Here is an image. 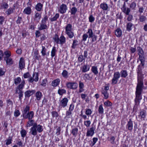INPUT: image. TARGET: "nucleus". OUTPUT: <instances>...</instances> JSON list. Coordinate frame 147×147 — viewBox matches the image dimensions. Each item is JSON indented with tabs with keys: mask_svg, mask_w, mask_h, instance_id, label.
Listing matches in <instances>:
<instances>
[{
	"mask_svg": "<svg viewBox=\"0 0 147 147\" xmlns=\"http://www.w3.org/2000/svg\"><path fill=\"white\" fill-rule=\"evenodd\" d=\"M145 116V113L143 111L140 112V114L138 115L139 117L140 118L141 120H144Z\"/></svg>",
	"mask_w": 147,
	"mask_h": 147,
	"instance_id": "obj_36",
	"label": "nucleus"
},
{
	"mask_svg": "<svg viewBox=\"0 0 147 147\" xmlns=\"http://www.w3.org/2000/svg\"><path fill=\"white\" fill-rule=\"evenodd\" d=\"M98 113L100 114H102L104 112V109L102 105H100L98 109Z\"/></svg>",
	"mask_w": 147,
	"mask_h": 147,
	"instance_id": "obj_41",
	"label": "nucleus"
},
{
	"mask_svg": "<svg viewBox=\"0 0 147 147\" xmlns=\"http://www.w3.org/2000/svg\"><path fill=\"white\" fill-rule=\"evenodd\" d=\"M115 137L113 136H111L110 137L109 141L111 144H114L115 143Z\"/></svg>",
	"mask_w": 147,
	"mask_h": 147,
	"instance_id": "obj_55",
	"label": "nucleus"
},
{
	"mask_svg": "<svg viewBox=\"0 0 147 147\" xmlns=\"http://www.w3.org/2000/svg\"><path fill=\"white\" fill-rule=\"evenodd\" d=\"M122 32L120 28H117L115 31V34L117 37H120L122 35Z\"/></svg>",
	"mask_w": 147,
	"mask_h": 147,
	"instance_id": "obj_28",
	"label": "nucleus"
},
{
	"mask_svg": "<svg viewBox=\"0 0 147 147\" xmlns=\"http://www.w3.org/2000/svg\"><path fill=\"white\" fill-rule=\"evenodd\" d=\"M68 100L66 98H64L60 101V106L63 107H65L67 106Z\"/></svg>",
	"mask_w": 147,
	"mask_h": 147,
	"instance_id": "obj_9",
	"label": "nucleus"
},
{
	"mask_svg": "<svg viewBox=\"0 0 147 147\" xmlns=\"http://www.w3.org/2000/svg\"><path fill=\"white\" fill-rule=\"evenodd\" d=\"M67 87L72 90H75L78 87V84L76 82H68L66 83Z\"/></svg>",
	"mask_w": 147,
	"mask_h": 147,
	"instance_id": "obj_5",
	"label": "nucleus"
},
{
	"mask_svg": "<svg viewBox=\"0 0 147 147\" xmlns=\"http://www.w3.org/2000/svg\"><path fill=\"white\" fill-rule=\"evenodd\" d=\"M30 108L29 106L27 105L24 108V110L22 112L23 117L27 114V112H29L30 110Z\"/></svg>",
	"mask_w": 147,
	"mask_h": 147,
	"instance_id": "obj_27",
	"label": "nucleus"
},
{
	"mask_svg": "<svg viewBox=\"0 0 147 147\" xmlns=\"http://www.w3.org/2000/svg\"><path fill=\"white\" fill-rule=\"evenodd\" d=\"M25 66L24 62V59L23 58L21 57L20 59L19 66L20 69H22L24 68Z\"/></svg>",
	"mask_w": 147,
	"mask_h": 147,
	"instance_id": "obj_19",
	"label": "nucleus"
},
{
	"mask_svg": "<svg viewBox=\"0 0 147 147\" xmlns=\"http://www.w3.org/2000/svg\"><path fill=\"white\" fill-rule=\"evenodd\" d=\"M23 12L24 13L27 15L30 14L32 12V9L30 7H28L26 8L24 10Z\"/></svg>",
	"mask_w": 147,
	"mask_h": 147,
	"instance_id": "obj_18",
	"label": "nucleus"
},
{
	"mask_svg": "<svg viewBox=\"0 0 147 147\" xmlns=\"http://www.w3.org/2000/svg\"><path fill=\"white\" fill-rule=\"evenodd\" d=\"M146 20V17L143 15H140L139 20L141 22H143Z\"/></svg>",
	"mask_w": 147,
	"mask_h": 147,
	"instance_id": "obj_43",
	"label": "nucleus"
},
{
	"mask_svg": "<svg viewBox=\"0 0 147 147\" xmlns=\"http://www.w3.org/2000/svg\"><path fill=\"white\" fill-rule=\"evenodd\" d=\"M72 26L71 24H68L65 27V32L71 31Z\"/></svg>",
	"mask_w": 147,
	"mask_h": 147,
	"instance_id": "obj_34",
	"label": "nucleus"
},
{
	"mask_svg": "<svg viewBox=\"0 0 147 147\" xmlns=\"http://www.w3.org/2000/svg\"><path fill=\"white\" fill-rule=\"evenodd\" d=\"M138 51V52L141 55L143 54V52L142 48L140 47H138L137 48Z\"/></svg>",
	"mask_w": 147,
	"mask_h": 147,
	"instance_id": "obj_62",
	"label": "nucleus"
},
{
	"mask_svg": "<svg viewBox=\"0 0 147 147\" xmlns=\"http://www.w3.org/2000/svg\"><path fill=\"white\" fill-rule=\"evenodd\" d=\"M41 17V15L38 12L36 13L34 16L33 20L34 21L38 23Z\"/></svg>",
	"mask_w": 147,
	"mask_h": 147,
	"instance_id": "obj_14",
	"label": "nucleus"
},
{
	"mask_svg": "<svg viewBox=\"0 0 147 147\" xmlns=\"http://www.w3.org/2000/svg\"><path fill=\"white\" fill-rule=\"evenodd\" d=\"M92 113V110L89 109H86L85 110V113L87 116L91 115Z\"/></svg>",
	"mask_w": 147,
	"mask_h": 147,
	"instance_id": "obj_42",
	"label": "nucleus"
},
{
	"mask_svg": "<svg viewBox=\"0 0 147 147\" xmlns=\"http://www.w3.org/2000/svg\"><path fill=\"white\" fill-rule=\"evenodd\" d=\"M48 17L47 16H45L42 19L40 26L38 27L39 30H41L47 28V26L46 24V22L48 20Z\"/></svg>",
	"mask_w": 147,
	"mask_h": 147,
	"instance_id": "obj_3",
	"label": "nucleus"
},
{
	"mask_svg": "<svg viewBox=\"0 0 147 147\" xmlns=\"http://www.w3.org/2000/svg\"><path fill=\"white\" fill-rule=\"evenodd\" d=\"M70 38H72L74 36V34L71 31L65 32Z\"/></svg>",
	"mask_w": 147,
	"mask_h": 147,
	"instance_id": "obj_52",
	"label": "nucleus"
},
{
	"mask_svg": "<svg viewBox=\"0 0 147 147\" xmlns=\"http://www.w3.org/2000/svg\"><path fill=\"white\" fill-rule=\"evenodd\" d=\"M20 115V113L19 111L18 110L14 112V115L15 117H17L18 116Z\"/></svg>",
	"mask_w": 147,
	"mask_h": 147,
	"instance_id": "obj_63",
	"label": "nucleus"
},
{
	"mask_svg": "<svg viewBox=\"0 0 147 147\" xmlns=\"http://www.w3.org/2000/svg\"><path fill=\"white\" fill-rule=\"evenodd\" d=\"M121 9L122 11L126 15H128L130 11V10L129 8L126 7L125 2H124Z\"/></svg>",
	"mask_w": 147,
	"mask_h": 147,
	"instance_id": "obj_11",
	"label": "nucleus"
},
{
	"mask_svg": "<svg viewBox=\"0 0 147 147\" xmlns=\"http://www.w3.org/2000/svg\"><path fill=\"white\" fill-rule=\"evenodd\" d=\"M90 74H85L84 76L83 77V78L86 81L87 80H90L92 78V76H90Z\"/></svg>",
	"mask_w": 147,
	"mask_h": 147,
	"instance_id": "obj_31",
	"label": "nucleus"
},
{
	"mask_svg": "<svg viewBox=\"0 0 147 147\" xmlns=\"http://www.w3.org/2000/svg\"><path fill=\"white\" fill-rule=\"evenodd\" d=\"M91 123L90 120L85 121H84V125L87 127H88L90 126Z\"/></svg>",
	"mask_w": 147,
	"mask_h": 147,
	"instance_id": "obj_54",
	"label": "nucleus"
},
{
	"mask_svg": "<svg viewBox=\"0 0 147 147\" xmlns=\"http://www.w3.org/2000/svg\"><path fill=\"white\" fill-rule=\"evenodd\" d=\"M59 43L63 45L65 42L66 38L63 35H61L59 38Z\"/></svg>",
	"mask_w": 147,
	"mask_h": 147,
	"instance_id": "obj_23",
	"label": "nucleus"
},
{
	"mask_svg": "<svg viewBox=\"0 0 147 147\" xmlns=\"http://www.w3.org/2000/svg\"><path fill=\"white\" fill-rule=\"evenodd\" d=\"M95 130V129L93 127H91L89 129L87 130L86 133V136H92L94 133V131Z\"/></svg>",
	"mask_w": 147,
	"mask_h": 147,
	"instance_id": "obj_12",
	"label": "nucleus"
},
{
	"mask_svg": "<svg viewBox=\"0 0 147 147\" xmlns=\"http://www.w3.org/2000/svg\"><path fill=\"white\" fill-rule=\"evenodd\" d=\"M89 20L90 22L92 23L95 20V18L92 15H90L89 17Z\"/></svg>",
	"mask_w": 147,
	"mask_h": 147,
	"instance_id": "obj_56",
	"label": "nucleus"
},
{
	"mask_svg": "<svg viewBox=\"0 0 147 147\" xmlns=\"http://www.w3.org/2000/svg\"><path fill=\"white\" fill-rule=\"evenodd\" d=\"M35 92V91L34 90H27L24 93L26 97H29Z\"/></svg>",
	"mask_w": 147,
	"mask_h": 147,
	"instance_id": "obj_16",
	"label": "nucleus"
},
{
	"mask_svg": "<svg viewBox=\"0 0 147 147\" xmlns=\"http://www.w3.org/2000/svg\"><path fill=\"white\" fill-rule=\"evenodd\" d=\"M60 82V79H57L52 81L51 83V85L54 87H56L59 84Z\"/></svg>",
	"mask_w": 147,
	"mask_h": 147,
	"instance_id": "obj_22",
	"label": "nucleus"
},
{
	"mask_svg": "<svg viewBox=\"0 0 147 147\" xmlns=\"http://www.w3.org/2000/svg\"><path fill=\"white\" fill-rule=\"evenodd\" d=\"M59 13H56L54 17L51 18V22H53L56 20L57 19L59 18Z\"/></svg>",
	"mask_w": 147,
	"mask_h": 147,
	"instance_id": "obj_40",
	"label": "nucleus"
},
{
	"mask_svg": "<svg viewBox=\"0 0 147 147\" xmlns=\"http://www.w3.org/2000/svg\"><path fill=\"white\" fill-rule=\"evenodd\" d=\"M33 125L30 129V133L32 135L35 136L37 134V131L40 133L43 131L42 126L38 125L36 123H34V121L33 120L30 119L28 121L27 125V127H30Z\"/></svg>",
	"mask_w": 147,
	"mask_h": 147,
	"instance_id": "obj_2",
	"label": "nucleus"
},
{
	"mask_svg": "<svg viewBox=\"0 0 147 147\" xmlns=\"http://www.w3.org/2000/svg\"><path fill=\"white\" fill-rule=\"evenodd\" d=\"M68 73L67 71L64 70L62 73V75L63 77L67 78L68 77Z\"/></svg>",
	"mask_w": 147,
	"mask_h": 147,
	"instance_id": "obj_51",
	"label": "nucleus"
},
{
	"mask_svg": "<svg viewBox=\"0 0 147 147\" xmlns=\"http://www.w3.org/2000/svg\"><path fill=\"white\" fill-rule=\"evenodd\" d=\"M4 54L5 56L4 57V59L5 58H9V57L11 56L10 52L9 51H6L4 53Z\"/></svg>",
	"mask_w": 147,
	"mask_h": 147,
	"instance_id": "obj_48",
	"label": "nucleus"
},
{
	"mask_svg": "<svg viewBox=\"0 0 147 147\" xmlns=\"http://www.w3.org/2000/svg\"><path fill=\"white\" fill-rule=\"evenodd\" d=\"M78 45V41L77 40H74L73 41L72 48H74L76 46Z\"/></svg>",
	"mask_w": 147,
	"mask_h": 147,
	"instance_id": "obj_60",
	"label": "nucleus"
},
{
	"mask_svg": "<svg viewBox=\"0 0 147 147\" xmlns=\"http://www.w3.org/2000/svg\"><path fill=\"white\" fill-rule=\"evenodd\" d=\"M101 93L104 96L105 98L106 99L108 98L109 97V94L107 91L105 90H102Z\"/></svg>",
	"mask_w": 147,
	"mask_h": 147,
	"instance_id": "obj_39",
	"label": "nucleus"
},
{
	"mask_svg": "<svg viewBox=\"0 0 147 147\" xmlns=\"http://www.w3.org/2000/svg\"><path fill=\"white\" fill-rule=\"evenodd\" d=\"M85 60V58L82 55H80L78 58V61L80 62H81Z\"/></svg>",
	"mask_w": 147,
	"mask_h": 147,
	"instance_id": "obj_50",
	"label": "nucleus"
},
{
	"mask_svg": "<svg viewBox=\"0 0 147 147\" xmlns=\"http://www.w3.org/2000/svg\"><path fill=\"white\" fill-rule=\"evenodd\" d=\"M7 106H9V107H11V108L12 107L13 105V102L12 101L10 100H8L7 101Z\"/></svg>",
	"mask_w": 147,
	"mask_h": 147,
	"instance_id": "obj_58",
	"label": "nucleus"
},
{
	"mask_svg": "<svg viewBox=\"0 0 147 147\" xmlns=\"http://www.w3.org/2000/svg\"><path fill=\"white\" fill-rule=\"evenodd\" d=\"M67 9V5L64 4H62L59 6L58 11L60 13L63 14L66 12Z\"/></svg>",
	"mask_w": 147,
	"mask_h": 147,
	"instance_id": "obj_7",
	"label": "nucleus"
},
{
	"mask_svg": "<svg viewBox=\"0 0 147 147\" xmlns=\"http://www.w3.org/2000/svg\"><path fill=\"white\" fill-rule=\"evenodd\" d=\"M53 39L57 44H58L59 43V38L57 34H55Z\"/></svg>",
	"mask_w": 147,
	"mask_h": 147,
	"instance_id": "obj_45",
	"label": "nucleus"
},
{
	"mask_svg": "<svg viewBox=\"0 0 147 147\" xmlns=\"http://www.w3.org/2000/svg\"><path fill=\"white\" fill-rule=\"evenodd\" d=\"M138 84L136 92V97L135 99V105L134 107H137L139 105L140 100L142 99L141 93L143 86V83L141 80L139 78L138 76Z\"/></svg>",
	"mask_w": 147,
	"mask_h": 147,
	"instance_id": "obj_1",
	"label": "nucleus"
},
{
	"mask_svg": "<svg viewBox=\"0 0 147 147\" xmlns=\"http://www.w3.org/2000/svg\"><path fill=\"white\" fill-rule=\"evenodd\" d=\"M56 51L55 47H53L51 52L52 57H53L55 56Z\"/></svg>",
	"mask_w": 147,
	"mask_h": 147,
	"instance_id": "obj_46",
	"label": "nucleus"
},
{
	"mask_svg": "<svg viewBox=\"0 0 147 147\" xmlns=\"http://www.w3.org/2000/svg\"><path fill=\"white\" fill-rule=\"evenodd\" d=\"M87 33L88 34L89 38H92V42H94L96 40L97 36L94 34L92 29H88Z\"/></svg>",
	"mask_w": 147,
	"mask_h": 147,
	"instance_id": "obj_6",
	"label": "nucleus"
},
{
	"mask_svg": "<svg viewBox=\"0 0 147 147\" xmlns=\"http://www.w3.org/2000/svg\"><path fill=\"white\" fill-rule=\"evenodd\" d=\"M20 134L21 137L23 138H24L26 136L27 132L26 130L23 129L21 131Z\"/></svg>",
	"mask_w": 147,
	"mask_h": 147,
	"instance_id": "obj_44",
	"label": "nucleus"
},
{
	"mask_svg": "<svg viewBox=\"0 0 147 147\" xmlns=\"http://www.w3.org/2000/svg\"><path fill=\"white\" fill-rule=\"evenodd\" d=\"M72 113L71 111H68L66 112V117L67 118H70L71 117Z\"/></svg>",
	"mask_w": 147,
	"mask_h": 147,
	"instance_id": "obj_53",
	"label": "nucleus"
},
{
	"mask_svg": "<svg viewBox=\"0 0 147 147\" xmlns=\"http://www.w3.org/2000/svg\"><path fill=\"white\" fill-rule=\"evenodd\" d=\"M2 7L4 9H7L8 7V4L5 3H3L2 5Z\"/></svg>",
	"mask_w": 147,
	"mask_h": 147,
	"instance_id": "obj_64",
	"label": "nucleus"
},
{
	"mask_svg": "<svg viewBox=\"0 0 147 147\" xmlns=\"http://www.w3.org/2000/svg\"><path fill=\"white\" fill-rule=\"evenodd\" d=\"M84 83L81 81H80L79 82V91L80 93H81L84 91Z\"/></svg>",
	"mask_w": 147,
	"mask_h": 147,
	"instance_id": "obj_24",
	"label": "nucleus"
},
{
	"mask_svg": "<svg viewBox=\"0 0 147 147\" xmlns=\"http://www.w3.org/2000/svg\"><path fill=\"white\" fill-rule=\"evenodd\" d=\"M100 7L103 10H107L108 8L107 4L105 3H101L100 5Z\"/></svg>",
	"mask_w": 147,
	"mask_h": 147,
	"instance_id": "obj_25",
	"label": "nucleus"
},
{
	"mask_svg": "<svg viewBox=\"0 0 147 147\" xmlns=\"http://www.w3.org/2000/svg\"><path fill=\"white\" fill-rule=\"evenodd\" d=\"M5 18L4 17L0 16V24L1 25L2 24L5 20Z\"/></svg>",
	"mask_w": 147,
	"mask_h": 147,
	"instance_id": "obj_61",
	"label": "nucleus"
},
{
	"mask_svg": "<svg viewBox=\"0 0 147 147\" xmlns=\"http://www.w3.org/2000/svg\"><path fill=\"white\" fill-rule=\"evenodd\" d=\"M120 74L118 71H117L114 73L113 78L111 80V84L115 85L116 84L117 82L119 79L120 77Z\"/></svg>",
	"mask_w": 147,
	"mask_h": 147,
	"instance_id": "obj_4",
	"label": "nucleus"
},
{
	"mask_svg": "<svg viewBox=\"0 0 147 147\" xmlns=\"http://www.w3.org/2000/svg\"><path fill=\"white\" fill-rule=\"evenodd\" d=\"M136 6V3L135 2H133L130 4L129 7L132 9H134Z\"/></svg>",
	"mask_w": 147,
	"mask_h": 147,
	"instance_id": "obj_57",
	"label": "nucleus"
},
{
	"mask_svg": "<svg viewBox=\"0 0 147 147\" xmlns=\"http://www.w3.org/2000/svg\"><path fill=\"white\" fill-rule=\"evenodd\" d=\"M104 104L106 107H109L112 105V103L109 100L105 102Z\"/></svg>",
	"mask_w": 147,
	"mask_h": 147,
	"instance_id": "obj_59",
	"label": "nucleus"
},
{
	"mask_svg": "<svg viewBox=\"0 0 147 147\" xmlns=\"http://www.w3.org/2000/svg\"><path fill=\"white\" fill-rule=\"evenodd\" d=\"M42 93L39 91L35 93V96L37 100H40L42 97Z\"/></svg>",
	"mask_w": 147,
	"mask_h": 147,
	"instance_id": "obj_20",
	"label": "nucleus"
},
{
	"mask_svg": "<svg viewBox=\"0 0 147 147\" xmlns=\"http://www.w3.org/2000/svg\"><path fill=\"white\" fill-rule=\"evenodd\" d=\"M38 75L37 73L33 74L32 77H30L28 80L29 82L32 83L34 81L36 82L38 80Z\"/></svg>",
	"mask_w": 147,
	"mask_h": 147,
	"instance_id": "obj_8",
	"label": "nucleus"
},
{
	"mask_svg": "<svg viewBox=\"0 0 147 147\" xmlns=\"http://www.w3.org/2000/svg\"><path fill=\"white\" fill-rule=\"evenodd\" d=\"M90 67L89 66L87 65H84L82 66L81 68V70L82 73H85L89 70Z\"/></svg>",
	"mask_w": 147,
	"mask_h": 147,
	"instance_id": "obj_15",
	"label": "nucleus"
},
{
	"mask_svg": "<svg viewBox=\"0 0 147 147\" xmlns=\"http://www.w3.org/2000/svg\"><path fill=\"white\" fill-rule=\"evenodd\" d=\"M120 74L122 77L126 78L128 75L127 72L126 70H123L120 72Z\"/></svg>",
	"mask_w": 147,
	"mask_h": 147,
	"instance_id": "obj_29",
	"label": "nucleus"
},
{
	"mask_svg": "<svg viewBox=\"0 0 147 147\" xmlns=\"http://www.w3.org/2000/svg\"><path fill=\"white\" fill-rule=\"evenodd\" d=\"M25 84V82L24 81H22L21 83L17 87L16 93H20L21 91H22V89L24 86Z\"/></svg>",
	"mask_w": 147,
	"mask_h": 147,
	"instance_id": "obj_10",
	"label": "nucleus"
},
{
	"mask_svg": "<svg viewBox=\"0 0 147 147\" xmlns=\"http://www.w3.org/2000/svg\"><path fill=\"white\" fill-rule=\"evenodd\" d=\"M4 60L6 62V64L7 65H11L13 64V61L11 57L8 58H5Z\"/></svg>",
	"mask_w": 147,
	"mask_h": 147,
	"instance_id": "obj_21",
	"label": "nucleus"
},
{
	"mask_svg": "<svg viewBox=\"0 0 147 147\" xmlns=\"http://www.w3.org/2000/svg\"><path fill=\"white\" fill-rule=\"evenodd\" d=\"M66 92V91L64 89H59L58 91V93L60 95H62L63 94L65 93Z\"/></svg>",
	"mask_w": 147,
	"mask_h": 147,
	"instance_id": "obj_47",
	"label": "nucleus"
},
{
	"mask_svg": "<svg viewBox=\"0 0 147 147\" xmlns=\"http://www.w3.org/2000/svg\"><path fill=\"white\" fill-rule=\"evenodd\" d=\"M91 71L95 74L96 75L98 74V72L97 66H92L91 69Z\"/></svg>",
	"mask_w": 147,
	"mask_h": 147,
	"instance_id": "obj_26",
	"label": "nucleus"
},
{
	"mask_svg": "<svg viewBox=\"0 0 147 147\" xmlns=\"http://www.w3.org/2000/svg\"><path fill=\"white\" fill-rule=\"evenodd\" d=\"M43 5L40 3H38L35 6L36 9L38 11H40Z\"/></svg>",
	"mask_w": 147,
	"mask_h": 147,
	"instance_id": "obj_30",
	"label": "nucleus"
},
{
	"mask_svg": "<svg viewBox=\"0 0 147 147\" xmlns=\"http://www.w3.org/2000/svg\"><path fill=\"white\" fill-rule=\"evenodd\" d=\"M78 128L75 127L73 128L71 131V133L73 134V135L76 137V136L78 134Z\"/></svg>",
	"mask_w": 147,
	"mask_h": 147,
	"instance_id": "obj_37",
	"label": "nucleus"
},
{
	"mask_svg": "<svg viewBox=\"0 0 147 147\" xmlns=\"http://www.w3.org/2000/svg\"><path fill=\"white\" fill-rule=\"evenodd\" d=\"M14 9V8H10L6 11L5 13L7 15H9L13 13Z\"/></svg>",
	"mask_w": 147,
	"mask_h": 147,
	"instance_id": "obj_35",
	"label": "nucleus"
},
{
	"mask_svg": "<svg viewBox=\"0 0 147 147\" xmlns=\"http://www.w3.org/2000/svg\"><path fill=\"white\" fill-rule=\"evenodd\" d=\"M126 127L130 131L132 130L133 129V122L131 119H130L129 121H128L126 125Z\"/></svg>",
	"mask_w": 147,
	"mask_h": 147,
	"instance_id": "obj_17",
	"label": "nucleus"
},
{
	"mask_svg": "<svg viewBox=\"0 0 147 147\" xmlns=\"http://www.w3.org/2000/svg\"><path fill=\"white\" fill-rule=\"evenodd\" d=\"M34 115V113L33 111H31L28 112L23 117L25 119L28 118L29 120L32 119Z\"/></svg>",
	"mask_w": 147,
	"mask_h": 147,
	"instance_id": "obj_13",
	"label": "nucleus"
},
{
	"mask_svg": "<svg viewBox=\"0 0 147 147\" xmlns=\"http://www.w3.org/2000/svg\"><path fill=\"white\" fill-rule=\"evenodd\" d=\"M78 11L77 9L75 7H72L71 9L70 13L71 15H75Z\"/></svg>",
	"mask_w": 147,
	"mask_h": 147,
	"instance_id": "obj_33",
	"label": "nucleus"
},
{
	"mask_svg": "<svg viewBox=\"0 0 147 147\" xmlns=\"http://www.w3.org/2000/svg\"><path fill=\"white\" fill-rule=\"evenodd\" d=\"M42 50L41 51V53H42V56H45L47 55V49L45 47L42 46Z\"/></svg>",
	"mask_w": 147,
	"mask_h": 147,
	"instance_id": "obj_38",
	"label": "nucleus"
},
{
	"mask_svg": "<svg viewBox=\"0 0 147 147\" xmlns=\"http://www.w3.org/2000/svg\"><path fill=\"white\" fill-rule=\"evenodd\" d=\"M133 24L131 22L127 23L126 25L127 30L129 31L131 30L132 29V27L133 26Z\"/></svg>",
	"mask_w": 147,
	"mask_h": 147,
	"instance_id": "obj_32",
	"label": "nucleus"
},
{
	"mask_svg": "<svg viewBox=\"0 0 147 147\" xmlns=\"http://www.w3.org/2000/svg\"><path fill=\"white\" fill-rule=\"evenodd\" d=\"M21 81V79L20 77H18L14 80V83L16 84H19Z\"/></svg>",
	"mask_w": 147,
	"mask_h": 147,
	"instance_id": "obj_49",
	"label": "nucleus"
}]
</instances>
